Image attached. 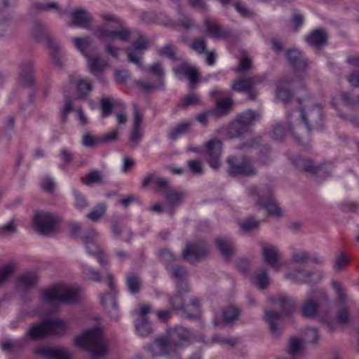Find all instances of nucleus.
<instances>
[{
    "label": "nucleus",
    "mask_w": 359,
    "mask_h": 359,
    "mask_svg": "<svg viewBox=\"0 0 359 359\" xmlns=\"http://www.w3.org/2000/svg\"><path fill=\"white\" fill-rule=\"evenodd\" d=\"M208 253V249L204 243L198 241L187 244L183 251L182 257L184 259L192 263L203 258Z\"/></svg>",
    "instance_id": "obj_14"
},
{
    "label": "nucleus",
    "mask_w": 359,
    "mask_h": 359,
    "mask_svg": "<svg viewBox=\"0 0 359 359\" xmlns=\"http://www.w3.org/2000/svg\"><path fill=\"white\" fill-rule=\"evenodd\" d=\"M107 279L109 292L101 294L100 303L110 318L116 320L119 317L118 306L116 298L118 291L114 282V276L111 272L107 273Z\"/></svg>",
    "instance_id": "obj_10"
},
{
    "label": "nucleus",
    "mask_w": 359,
    "mask_h": 359,
    "mask_svg": "<svg viewBox=\"0 0 359 359\" xmlns=\"http://www.w3.org/2000/svg\"><path fill=\"white\" fill-rule=\"evenodd\" d=\"M75 343L77 346L88 351L93 358L104 356L108 352L102 331L98 327L86 330L76 338Z\"/></svg>",
    "instance_id": "obj_5"
},
{
    "label": "nucleus",
    "mask_w": 359,
    "mask_h": 359,
    "mask_svg": "<svg viewBox=\"0 0 359 359\" xmlns=\"http://www.w3.org/2000/svg\"><path fill=\"white\" fill-rule=\"evenodd\" d=\"M304 341L297 337L290 339L289 345V353L292 355H297L300 353L303 348Z\"/></svg>",
    "instance_id": "obj_56"
},
{
    "label": "nucleus",
    "mask_w": 359,
    "mask_h": 359,
    "mask_svg": "<svg viewBox=\"0 0 359 359\" xmlns=\"http://www.w3.org/2000/svg\"><path fill=\"white\" fill-rule=\"evenodd\" d=\"M226 162L229 167L228 173L231 176L254 177L257 174V170L252 161L246 156L233 155L227 158Z\"/></svg>",
    "instance_id": "obj_9"
},
{
    "label": "nucleus",
    "mask_w": 359,
    "mask_h": 359,
    "mask_svg": "<svg viewBox=\"0 0 359 359\" xmlns=\"http://www.w3.org/2000/svg\"><path fill=\"white\" fill-rule=\"evenodd\" d=\"M60 217L49 212H36L32 217L35 231L43 236H50L59 231Z\"/></svg>",
    "instance_id": "obj_8"
},
{
    "label": "nucleus",
    "mask_w": 359,
    "mask_h": 359,
    "mask_svg": "<svg viewBox=\"0 0 359 359\" xmlns=\"http://www.w3.org/2000/svg\"><path fill=\"white\" fill-rule=\"evenodd\" d=\"M215 244L220 253L225 257H231L235 251L233 241L228 237L221 236L215 239Z\"/></svg>",
    "instance_id": "obj_32"
},
{
    "label": "nucleus",
    "mask_w": 359,
    "mask_h": 359,
    "mask_svg": "<svg viewBox=\"0 0 359 359\" xmlns=\"http://www.w3.org/2000/svg\"><path fill=\"white\" fill-rule=\"evenodd\" d=\"M260 118V114L255 110H245L236 116V119L243 124L246 128L252 126Z\"/></svg>",
    "instance_id": "obj_34"
},
{
    "label": "nucleus",
    "mask_w": 359,
    "mask_h": 359,
    "mask_svg": "<svg viewBox=\"0 0 359 359\" xmlns=\"http://www.w3.org/2000/svg\"><path fill=\"white\" fill-rule=\"evenodd\" d=\"M134 120L133 128L129 136L130 147L134 148L137 147L143 137V130L141 126L142 122V116L140 112L139 108L136 104H133Z\"/></svg>",
    "instance_id": "obj_17"
},
{
    "label": "nucleus",
    "mask_w": 359,
    "mask_h": 359,
    "mask_svg": "<svg viewBox=\"0 0 359 359\" xmlns=\"http://www.w3.org/2000/svg\"><path fill=\"white\" fill-rule=\"evenodd\" d=\"M178 24L184 29H187L194 26L192 20L180 10L178 11Z\"/></svg>",
    "instance_id": "obj_63"
},
{
    "label": "nucleus",
    "mask_w": 359,
    "mask_h": 359,
    "mask_svg": "<svg viewBox=\"0 0 359 359\" xmlns=\"http://www.w3.org/2000/svg\"><path fill=\"white\" fill-rule=\"evenodd\" d=\"M348 264V259L345 257L344 254L341 253L336 257L334 269L336 271H341L342 269L346 267Z\"/></svg>",
    "instance_id": "obj_64"
},
{
    "label": "nucleus",
    "mask_w": 359,
    "mask_h": 359,
    "mask_svg": "<svg viewBox=\"0 0 359 359\" xmlns=\"http://www.w3.org/2000/svg\"><path fill=\"white\" fill-rule=\"evenodd\" d=\"M309 253L304 250H297L291 256V261L295 264H305L309 260Z\"/></svg>",
    "instance_id": "obj_58"
},
{
    "label": "nucleus",
    "mask_w": 359,
    "mask_h": 359,
    "mask_svg": "<svg viewBox=\"0 0 359 359\" xmlns=\"http://www.w3.org/2000/svg\"><path fill=\"white\" fill-rule=\"evenodd\" d=\"M238 316V310L235 306H229L223 311L224 320L226 323H232L237 320Z\"/></svg>",
    "instance_id": "obj_57"
},
{
    "label": "nucleus",
    "mask_w": 359,
    "mask_h": 359,
    "mask_svg": "<svg viewBox=\"0 0 359 359\" xmlns=\"http://www.w3.org/2000/svg\"><path fill=\"white\" fill-rule=\"evenodd\" d=\"M149 41L143 36H140L133 43V47L126 48L128 60L135 64L139 68H142L143 63L142 57L143 50L149 48Z\"/></svg>",
    "instance_id": "obj_12"
},
{
    "label": "nucleus",
    "mask_w": 359,
    "mask_h": 359,
    "mask_svg": "<svg viewBox=\"0 0 359 359\" xmlns=\"http://www.w3.org/2000/svg\"><path fill=\"white\" fill-rule=\"evenodd\" d=\"M185 287H177V292L173 296H170L168 297V302L170 305V307L173 310H184L185 311V305L182 297H181V293L184 292H187L188 290H185Z\"/></svg>",
    "instance_id": "obj_39"
},
{
    "label": "nucleus",
    "mask_w": 359,
    "mask_h": 359,
    "mask_svg": "<svg viewBox=\"0 0 359 359\" xmlns=\"http://www.w3.org/2000/svg\"><path fill=\"white\" fill-rule=\"evenodd\" d=\"M259 224V221L254 219L253 217H250L242 222L240 224V226L244 231L249 232L257 229Z\"/></svg>",
    "instance_id": "obj_59"
},
{
    "label": "nucleus",
    "mask_w": 359,
    "mask_h": 359,
    "mask_svg": "<svg viewBox=\"0 0 359 359\" xmlns=\"http://www.w3.org/2000/svg\"><path fill=\"white\" fill-rule=\"evenodd\" d=\"M273 188L269 185L264 186L259 190L257 187H251L249 189V194L257 205L265 208L269 215L280 217L281 210L273 198Z\"/></svg>",
    "instance_id": "obj_6"
},
{
    "label": "nucleus",
    "mask_w": 359,
    "mask_h": 359,
    "mask_svg": "<svg viewBox=\"0 0 359 359\" xmlns=\"http://www.w3.org/2000/svg\"><path fill=\"white\" fill-rule=\"evenodd\" d=\"M86 59L90 72L95 76H98L109 67L107 60L101 58L98 55L92 57L88 55Z\"/></svg>",
    "instance_id": "obj_23"
},
{
    "label": "nucleus",
    "mask_w": 359,
    "mask_h": 359,
    "mask_svg": "<svg viewBox=\"0 0 359 359\" xmlns=\"http://www.w3.org/2000/svg\"><path fill=\"white\" fill-rule=\"evenodd\" d=\"M149 73L156 77L158 81V85L156 86L151 83H146L142 81L136 80L135 83L144 92H149L156 88H163L165 76V70L162 62L157 61L153 62L147 69Z\"/></svg>",
    "instance_id": "obj_11"
},
{
    "label": "nucleus",
    "mask_w": 359,
    "mask_h": 359,
    "mask_svg": "<svg viewBox=\"0 0 359 359\" xmlns=\"http://www.w3.org/2000/svg\"><path fill=\"white\" fill-rule=\"evenodd\" d=\"M101 18L104 23L95 27L94 34L98 40L105 43V52L115 60H118L121 48L111 42L116 39L121 42L128 41L131 38V30L112 13H103Z\"/></svg>",
    "instance_id": "obj_1"
},
{
    "label": "nucleus",
    "mask_w": 359,
    "mask_h": 359,
    "mask_svg": "<svg viewBox=\"0 0 359 359\" xmlns=\"http://www.w3.org/2000/svg\"><path fill=\"white\" fill-rule=\"evenodd\" d=\"M106 211L107 205L104 203H98L86 215V217L97 222L105 215Z\"/></svg>",
    "instance_id": "obj_44"
},
{
    "label": "nucleus",
    "mask_w": 359,
    "mask_h": 359,
    "mask_svg": "<svg viewBox=\"0 0 359 359\" xmlns=\"http://www.w3.org/2000/svg\"><path fill=\"white\" fill-rule=\"evenodd\" d=\"M255 284L258 288L263 290L266 288L269 283V276L264 269L258 270L254 275Z\"/></svg>",
    "instance_id": "obj_47"
},
{
    "label": "nucleus",
    "mask_w": 359,
    "mask_h": 359,
    "mask_svg": "<svg viewBox=\"0 0 359 359\" xmlns=\"http://www.w3.org/2000/svg\"><path fill=\"white\" fill-rule=\"evenodd\" d=\"M341 99L346 106L351 108H355L359 104V95H352L348 93H343Z\"/></svg>",
    "instance_id": "obj_60"
},
{
    "label": "nucleus",
    "mask_w": 359,
    "mask_h": 359,
    "mask_svg": "<svg viewBox=\"0 0 359 359\" xmlns=\"http://www.w3.org/2000/svg\"><path fill=\"white\" fill-rule=\"evenodd\" d=\"M191 332L185 327L177 326L156 337L152 344V350L156 355L180 358L177 349L189 342Z\"/></svg>",
    "instance_id": "obj_2"
},
{
    "label": "nucleus",
    "mask_w": 359,
    "mask_h": 359,
    "mask_svg": "<svg viewBox=\"0 0 359 359\" xmlns=\"http://www.w3.org/2000/svg\"><path fill=\"white\" fill-rule=\"evenodd\" d=\"M293 80L291 76H285L282 77L277 84L276 98L284 103L290 102L293 97V94L290 90V86Z\"/></svg>",
    "instance_id": "obj_21"
},
{
    "label": "nucleus",
    "mask_w": 359,
    "mask_h": 359,
    "mask_svg": "<svg viewBox=\"0 0 359 359\" xmlns=\"http://www.w3.org/2000/svg\"><path fill=\"white\" fill-rule=\"evenodd\" d=\"M248 131L243 124H241L238 119L231 123L226 129V135L229 139L240 138Z\"/></svg>",
    "instance_id": "obj_35"
},
{
    "label": "nucleus",
    "mask_w": 359,
    "mask_h": 359,
    "mask_svg": "<svg viewBox=\"0 0 359 359\" xmlns=\"http://www.w3.org/2000/svg\"><path fill=\"white\" fill-rule=\"evenodd\" d=\"M73 195L74 196V206L77 209L86 208L88 206V203L84 196L79 193L77 191H73Z\"/></svg>",
    "instance_id": "obj_62"
},
{
    "label": "nucleus",
    "mask_w": 359,
    "mask_h": 359,
    "mask_svg": "<svg viewBox=\"0 0 359 359\" xmlns=\"http://www.w3.org/2000/svg\"><path fill=\"white\" fill-rule=\"evenodd\" d=\"M318 302L312 298L307 299L302 307V313L304 317L313 318L318 309Z\"/></svg>",
    "instance_id": "obj_40"
},
{
    "label": "nucleus",
    "mask_w": 359,
    "mask_h": 359,
    "mask_svg": "<svg viewBox=\"0 0 359 359\" xmlns=\"http://www.w3.org/2000/svg\"><path fill=\"white\" fill-rule=\"evenodd\" d=\"M313 276H316V280H321L323 275L320 272L307 271L303 269H295L285 273V278L294 283H312Z\"/></svg>",
    "instance_id": "obj_18"
},
{
    "label": "nucleus",
    "mask_w": 359,
    "mask_h": 359,
    "mask_svg": "<svg viewBox=\"0 0 359 359\" xmlns=\"http://www.w3.org/2000/svg\"><path fill=\"white\" fill-rule=\"evenodd\" d=\"M72 41L77 50L85 57H88V48L92 43V39L90 36L74 37L72 39Z\"/></svg>",
    "instance_id": "obj_38"
},
{
    "label": "nucleus",
    "mask_w": 359,
    "mask_h": 359,
    "mask_svg": "<svg viewBox=\"0 0 359 359\" xmlns=\"http://www.w3.org/2000/svg\"><path fill=\"white\" fill-rule=\"evenodd\" d=\"M260 82L257 76L241 77L233 81L231 88L234 91L245 92Z\"/></svg>",
    "instance_id": "obj_30"
},
{
    "label": "nucleus",
    "mask_w": 359,
    "mask_h": 359,
    "mask_svg": "<svg viewBox=\"0 0 359 359\" xmlns=\"http://www.w3.org/2000/svg\"><path fill=\"white\" fill-rule=\"evenodd\" d=\"M32 33L34 37L39 42L46 44L53 50L59 49L60 46L55 38L50 34L44 26L40 22H37L35 23Z\"/></svg>",
    "instance_id": "obj_19"
},
{
    "label": "nucleus",
    "mask_w": 359,
    "mask_h": 359,
    "mask_svg": "<svg viewBox=\"0 0 359 359\" xmlns=\"http://www.w3.org/2000/svg\"><path fill=\"white\" fill-rule=\"evenodd\" d=\"M67 330L66 323L62 320L47 319L33 324L27 332L32 339H37L50 334H62Z\"/></svg>",
    "instance_id": "obj_7"
},
{
    "label": "nucleus",
    "mask_w": 359,
    "mask_h": 359,
    "mask_svg": "<svg viewBox=\"0 0 359 359\" xmlns=\"http://www.w3.org/2000/svg\"><path fill=\"white\" fill-rule=\"evenodd\" d=\"M222 148V142L217 138H213L205 144V152L208 156L209 164L214 169H217L220 166V156Z\"/></svg>",
    "instance_id": "obj_13"
},
{
    "label": "nucleus",
    "mask_w": 359,
    "mask_h": 359,
    "mask_svg": "<svg viewBox=\"0 0 359 359\" xmlns=\"http://www.w3.org/2000/svg\"><path fill=\"white\" fill-rule=\"evenodd\" d=\"M80 262L81 274L84 279L97 283L101 281V275L97 271L86 266L83 260H81Z\"/></svg>",
    "instance_id": "obj_41"
},
{
    "label": "nucleus",
    "mask_w": 359,
    "mask_h": 359,
    "mask_svg": "<svg viewBox=\"0 0 359 359\" xmlns=\"http://www.w3.org/2000/svg\"><path fill=\"white\" fill-rule=\"evenodd\" d=\"M126 284L128 292L133 294L140 292L142 286V281L140 276L134 273H129L126 278Z\"/></svg>",
    "instance_id": "obj_37"
},
{
    "label": "nucleus",
    "mask_w": 359,
    "mask_h": 359,
    "mask_svg": "<svg viewBox=\"0 0 359 359\" xmlns=\"http://www.w3.org/2000/svg\"><path fill=\"white\" fill-rule=\"evenodd\" d=\"M286 57L288 62L297 70H304L307 67L306 60L297 49H289Z\"/></svg>",
    "instance_id": "obj_28"
},
{
    "label": "nucleus",
    "mask_w": 359,
    "mask_h": 359,
    "mask_svg": "<svg viewBox=\"0 0 359 359\" xmlns=\"http://www.w3.org/2000/svg\"><path fill=\"white\" fill-rule=\"evenodd\" d=\"M204 25L208 34L215 39H222L229 35V32L222 28L216 21L210 17H206L204 20Z\"/></svg>",
    "instance_id": "obj_26"
},
{
    "label": "nucleus",
    "mask_w": 359,
    "mask_h": 359,
    "mask_svg": "<svg viewBox=\"0 0 359 359\" xmlns=\"http://www.w3.org/2000/svg\"><path fill=\"white\" fill-rule=\"evenodd\" d=\"M305 39L309 44L319 47L326 43L327 34L323 29H318L311 32Z\"/></svg>",
    "instance_id": "obj_33"
},
{
    "label": "nucleus",
    "mask_w": 359,
    "mask_h": 359,
    "mask_svg": "<svg viewBox=\"0 0 359 359\" xmlns=\"http://www.w3.org/2000/svg\"><path fill=\"white\" fill-rule=\"evenodd\" d=\"M233 101L230 98L218 100L215 113L219 116H224L228 113L229 109L232 106Z\"/></svg>",
    "instance_id": "obj_49"
},
{
    "label": "nucleus",
    "mask_w": 359,
    "mask_h": 359,
    "mask_svg": "<svg viewBox=\"0 0 359 359\" xmlns=\"http://www.w3.org/2000/svg\"><path fill=\"white\" fill-rule=\"evenodd\" d=\"M100 143V137L96 138L90 132H86L82 135L81 144L85 147H94Z\"/></svg>",
    "instance_id": "obj_55"
},
{
    "label": "nucleus",
    "mask_w": 359,
    "mask_h": 359,
    "mask_svg": "<svg viewBox=\"0 0 359 359\" xmlns=\"http://www.w3.org/2000/svg\"><path fill=\"white\" fill-rule=\"evenodd\" d=\"M98 236L99 233L95 229H90L82 237L86 250L91 255H97L102 250L95 243Z\"/></svg>",
    "instance_id": "obj_22"
},
{
    "label": "nucleus",
    "mask_w": 359,
    "mask_h": 359,
    "mask_svg": "<svg viewBox=\"0 0 359 359\" xmlns=\"http://www.w3.org/2000/svg\"><path fill=\"white\" fill-rule=\"evenodd\" d=\"M295 166L299 169L304 171L309 172H316V169L313 167L312 162L308 159L304 158H297L294 161Z\"/></svg>",
    "instance_id": "obj_54"
},
{
    "label": "nucleus",
    "mask_w": 359,
    "mask_h": 359,
    "mask_svg": "<svg viewBox=\"0 0 359 359\" xmlns=\"http://www.w3.org/2000/svg\"><path fill=\"white\" fill-rule=\"evenodd\" d=\"M16 231L17 227L13 220L0 226V236H6L16 233Z\"/></svg>",
    "instance_id": "obj_61"
},
{
    "label": "nucleus",
    "mask_w": 359,
    "mask_h": 359,
    "mask_svg": "<svg viewBox=\"0 0 359 359\" xmlns=\"http://www.w3.org/2000/svg\"><path fill=\"white\" fill-rule=\"evenodd\" d=\"M154 184L158 192L165 193L168 191L172 187L168 179L156 176L154 178Z\"/></svg>",
    "instance_id": "obj_53"
},
{
    "label": "nucleus",
    "mask_w": 359,
    "mask_h": 359,
    "mask_svg": "<svg viewBox=\"0 0 359 359\" xmlns=\"http://www.w3.org/2000/svg\"><path fill=\"white\" fill-rule=\"evenodd\" d=\"M14 271V264L8 263L0 267V285L6 283Z\"/></svg>",
    "instance_id": "obj_51"
},
{
    "label": "nucleus",
    "mask_w": 359,
    "mask_h": 359,
    "mask_svg": "<svg viewBox=\"0 0 359 359\" xmlns=\"http://www.w3.org/2000/svg\"><path fill=\"white\" fill-rule=\"evenodd\" d=\"M270 302L277 304L281 311L286 313L293 312L296 308L295 301L285 294H277L270 297Z\"/></svg>",
    "instance_id": "obj_24"
},
{
    "label": "nucleus",
    "mask_w": 359,
    "mask_h": 359,
    "mask_svg": "<svg viewBox=\"0 0 359 359\" xmlns=\"http://www.w3.org/2000/svg\"><path fill=\"white\" fill-rule=\"evenodd\" d=\"M184 193L171 187L165 193L164 198L172 205H177L182 202Z\"/></svg>",
    "instance_id": "obj_45"
},
{
    "label": "nucleus",
    "mask_w": 359,
    "mask_h": 359,
    "mask_svg": "<svg viewBox=\"0 0 359 359\" xmlns=\"http://www.w3.org/2000/svg\"><path fill=\"white\" fill-rule=\"evenodd\" d=\"M301 123L289 125V132L300 144H306L311 130L320 125L322 109L318 105L301 107Z\"/></svg>",
    "instance_id": "obj_3"
},
{
    "label": "nucleus",
    "mask_w": 359,
    "mask_h": 359,
    "mask_svg": "<svg viewBox=\"0 0 359 359\" xmlns=\"http://www.w3.org/2000/svg\"><path fill=\"white\" fill-rule=\"evenodd\" d=\"M137 334L140 336H148L152 332V327L147 318H137L135 322Z\"/></svg>",
    "instance_id": "obj_43"
},
{
    "label": "nucleus",
    "mask_w": 359,
    "mask_h": 359,
    "mask_svg": "<svg viewBox=\"0 0 359 359\" xmlns=\"http://www.w3.org/2000/svg\"><path fill=\"white\" fill-rule=\"evenodd\" d=\"M81 293L80 287L60 283L43 290L41 300L47 304L53 306L72 304L79 302Z\"/></svg>",
    "instance_id": "obj_4"
},
{
    "label": "nucleus",
    "mask_w": 359,
    "mask_h": 359,
    "mask_svg": "<svg viewBox=\"0 0 359 359\" xmlns=\"http://www.w3.org/2000/svg\"><path fill=\"white\" fill-rule=\"evenodd\" d=\"M264 320L268 323L272 335L275 338L279 337L281 332V326L279 323L280 315L274 311H265Z\"/></svg>",
    "instance_id": "obj_25"
},
{
    "label": "nucleus",
    "mask_w": 359,
    "mask_h": 359,
    "mask_svg": "<svg viewBox=\"0 0 359 359\" xmlns=\"http://www.w3.org/2000/svg\"><path fill=\"white\" fill-rule=\"evenodd\" d=\"M39 280L38 274L34 271H27L18 278V287L19 290H28L36 286Z\"/></svg>",
    "instance_id": "obj_27"
},
{
    "label": "nucleus",
    "mask_w": 359,
    "mask_h": 359,
    "mask_svg": "<svg viewBox=\"0 0 359 359\" xmlns=\"http://www.w3.org/2000/svg\"><path fill=\"white\" fill-rule=\"evenodd\" d=\"M34 62L32 60H26L20 66V82L25 86H32L34 83L33 74Z\"/></svg>",
    "instance_id": "obj_29"
},
{
    "label": "nucleus",
    "mask_w": 359,
    "mask_h": 359,
    "mask_svg": "<svg viewBox=\"0 0 359 359\" xmlns=\"http://www.w3.org/2000/svg\"><path fill=\"white\" fill-rule=\"evenodd\" d=\"M173 72L179 79H183L184 77H187L190 81L191 89H194L195 84L198 82V72L186 62H181L177 67L173 68Z\"/></svg>",
    "instance_id": "obj_16"
},
{
    "label": "nucleus",
    "mask_w": 359,
    "mask_h": 359,
    "mask_svg": "<svg viewBox=\"0 0 359 359\" xmlns=\"http://www.w3.org/2000/svg\"><path fill=\"white\" fill-rule=\"evenodd\" d=\"M191 123L187 121L180 123L172 128L169 134L171 140H176L180 135L187 133L191 128Z\"/></svg>",
    "instance_id": "obj_46"
},
{
    "label": "nucleus",
    "mask_w": 359,
    "mask_h": 359,
    "mask_svg": "<svg viewBox=\"0 0 359 359\" xmlns=\"http://www.w3.org/2000/svg\"><path fill=\"white\" fill-rule=\"evenodd\" d=\"M172 276L177 282V287H185V290H189V286L183 280L187 276V272L182 267L178 266L172 270Z\"/></svg>",
    "instance_id": "obj_48"
},
{
    "label": "nucleus",
    "mask_w": 359,
    "mask_h": 359,
    "mask_svg": "<svg viewBox=\"0 0 359 359\" xmlns=\"http://www.w3.org/2000/svg\"><path fill=\"white\" fill-rule=\"evenodd\" d=\"M93 84L88 79H80L76 81V95L77 98L80 100L88 99L90 93L93 90Z\"/></svg>",
    "instance_id": "obj_36"
},
{
    "label": "nucleus",
    "mask_w": 359,
    "mask_h": 359,
    "mask_svg": "<svg viewBox=\"0 0 359 359\" xmlns=\"http://www.w3.org/2000/svg\"><path fill=\"white\" fill-rule=\"evenodd\" d=\"M262 254L264 261L267 264L276 271L279 270L281 266L280 262V252L276 246L264 244L262 247Z\"/></svg>",
    "instance_id": "obj_20"
},
{
    "label": "nucleus",
    "mask_w": 359,
    "mask_h": 359,
    "mask_svg": "<svg viewBox=\"0 0 359 359\" xmlns=\"http://www.w3.org/2000/svg\"><path fill=\"white\" fill-rule=\"evenodd\" d=\"M185 313L189 318H196L201 313V302L196 297H192L190 299L189 305L186 306Z\"/></svg>",
    "instance_id": "obj_42"
},
{
    "label": "nucleus",
    "mask_w": 359,
    "mask_h": 359,
    "mask_svg": "<svg viewBox=\"0 0 359 359\" xmlns=\"http://www.w3.org/2000/svg\"><path fill=\"white\" fill-rule=\"evenodd\" d=\"M69 26L78 27L90 30L93 20L90 13L83 8H76L70 13Z\"/></svg>",
    "instance_id": "obj_15"
},
{
    "label": "nucleus",
    "mask_w": 359,
    "mask_h": 359,
    "mask_svg": "<svg viewBox=\"0 0 359 359\" xmlns=\"http://www.w3.org/2000/svg\"><path fill=\"white\" fill-rule=\"evenodd\" d=\"M82 182L89 186L95 183H102L103 180L101 173L97 170H93L82 178Z\"/></svg>",
    "instance_id": "obj_50"
},
{
    "label": "nucleus",
    "mask_w": 359,
    "mask_h": 359,
    "mask_svg": "<svg viewBox=\"0 0 359 359\" xmlns=\"http://www.w3.org/2000/svg\"><path fill=\"white\" fill-rule=\"evenodd\" d=\"M38 353L41 357L48 359H70V354L65 348H52L44 347L38 351Z\"/></svg>",
    "instance_id": "obj_31"
},
{
    "label": "nucleus",
    "mask_w": 359,
    "mask_h": 359,
    "mask_svg": "<svg viewBox=\"0 0 359 359\" xmlns=\"http://www.w3.org/2000/svg\"><path fill=\"white\" fill-rule=\"evenodd\" d=\"M157 53L160 56H165L170 60L176 59V48L171 43L166 44L158 49Z\"/></svg>",
    "instance_id": "obj_52"
}]
</instances>
